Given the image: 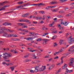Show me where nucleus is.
I'll return each instance as SVG.
<instances>
[{
    "label": "nucleus",
    "instance_id": "nucleus-1",
    "mask_svg": "<svg viewBox=\"0 0 74 74\" xmlns=\"http://www.w3.org/2000/svg\"><path fill=\"white\" fill-rule=\"evenodd\" d=\"M20 22H28L27 23L29 24L31 23V22H30V20H28L26 19H22L19 20Z\"/></svg>",
    "mask_w": 74,
    "mask_h": 74
},
{
    "label": "nucleus",
    "instance_id": "nucleus-2",
    "mask_svg": "<svg viewBox=\"0 0 74 74\" xmlns=\"http://www.w3.org/2000/svg\"><path fill=\"white\" fill-rule=\"evenodd\" d=\"M68 40L69 44H73L74 42V38H72V36H71L68 38Z\"/></svg>",
    "mask_w": 74,
    "mask_h": 74
},
{
    "label": "nucleus",
    "instance_id": "nucleus-3",
    "mask_svg": "<svg viewBox=\"0 0 74 74\" xmlns=\"http://www.w3.org/2000/svg\"><path fill=\"white\" fill-rule=\"evenodd\" d=\"M74 58H73L70 60V62L69 64V66L71 67H73V64H73L74 63V61L73 60H74Z\"/></svg>",
    "mask_w": 74,
    "mask_h": 74
},
{
    "label": "nucleus",
    "instance_id": "nucleus-4",
    "mask_svg": "<svg viewBox=\"0 0 74 74\" xmlns=\"http://www.w3.org/2000/svg\"><path fill=\"white\" fill-rule=\"evenodd\" d=\"M1 30L6 31V32H10V33H13V32H14V30H10L8 29L5 28L4 27V28L2 29Z\"/></svg>",
    "mask_w": 74,
    "mask_h": 74
},
{
    "label": "nucleus",
    "instance_id": "nucleus-5",
    "mask_svg": "<svg viewBox=\"0 0 74 74\" xmlns=\"http://www.w3.org/2000/svg\"><path fill=\"white\" fill-rule=\"evenodd\" d=\"M66 71L65 72L64 74H68L69 73H72L73 72V70H69L68 69H66Z\"/></svg>",
    "mask_w": 74,
    "mask_h": 74
},
{
    "label": "nucleus",
    "instance_id": "nucleus-6",
    "mask_svg": "<svg viewBox=\"0 0 74 74\" xmlns=\"http://www.w3.org/2000/svg\"><path fill=\"white\" fill-rule=\"evenodd\" d=\"M3 55L4 56L3 57V59H5V60H6L7 59H9V58L7 56V54H6L5 53H3Z\"/></svg>",
    "mask_w": 74,
    "mask_h": 74
},
{
    "label": "nucleus",
    "instance_id": "nucleus-7",
    "mask_svg": "<svg viewBox=\"0 0 74 74\" xmlns=\"http://www.w3.org/2000/svg\"><path fill=\"white\" fill-rule=\"evenodd\" d=\"M32 37H28L26 39V40H28V41H29V40H31V41H32L33 40V38H36V37L35 36H33Z\"/></svg>",
    "mask_w": 74,
    "mask_h": 74
},
{
    "label": "nucleus",
    "instance_id": "nucleus-8",
    "mask_svg": "<svg viewBox=\"0 0 74 74\" xmlns=\"http://www.w3.org/2000/svg\"><path fill=\"white\" fill-rule=\"evenodd\" d=\"M29 15L30 14L29 13H26L22 15V17L23 18H28V16H29Z\"/></svg>",
    "mask_w": 74,
    "mask_h": 74
},
{
    "label": "nucleus",
    "instance_id": "nucleus-9",
    "mask_svg": "<svg viewBox=\"0 0 74 74\" xmlns=\"http://www.w3.org/2000/svg\"><path fill=\"white\" fill-rule=\"evenodd\" d=\"M43 41V44L44 45H46L47 44V42L48 41V40L46 39H42Z\"/></svg>",
    "mask_w": 74,
    "mask_h": 74
},
{
    "label": "nucleus",
    "instance_id": "nucleus-10",
    "mask_svg": "<svg viewBox=\"0 0 74 74\" xmlns=\"http://www.w3.org/2000/svg\"><path fill=\"white\" fill-rule=\"evenodd\" d=\"M68 51H71L72 52H74V45L72 46L71 48L69 49Z\"/></svg>",
    "mask_w": 74,
    "mask_h": 74
},
{
    "label": "nucleus",
    "instance_id": "nucleus-11",
    "mask_svg": "<svg viewBox=\"0 0 74 74\" xmlns=\"http://www.w3.org/2000/svg\"><path fill=\"white\" fill-rule=\"evenodd\" d=\"M69 23L66 22H62L61 23V24L64 25L65 26H67Z\"/></svg>",
    "mask_w": 74,
    "mask_h": 74
},
{
    "label": "nucleus",
    "instance_id": "nucleus-12",
    "mask_svg": "<svg viewBox=\"0 0 74 74\" xmlns=\"http://www.w3.org/2000/svg\"><path fill=\"white\" fill-rule=\"evenodd\" d=\"M31 5H38V7H41V5H44V4L42 3H40V4H34Z\"/></svg>",
    "mask_w": 74,
    "mask_h": 74
},
{
    "label": "nucleus",
    "instance_id": "nucleus-13",
    "mask_svg": "<svg viewBox=\"0 0 74 74\" xmlns=\"http://www.w3.org/2000/svg\"><path fill=\"white\" fill-rule=\"evenodd\" d=\"M55 67V65L53 64L51 66H50L49 68L48 69L49 70H51L52 69H53V68Z\"/></svg>",
    "mask_w": 74,
    "mask_h": 74
},
{
    "label": "nucleus",
    "instance_id": "nucleus-14",
    "mask_svg": "<svg viewBox=\"0 0 74 74\" xmlns=\"http://www.w3.org/2000/svg\"><path fill=\"white\" fill-rule=\"evenodd\" d=\"M12 25V24L10 23H5L3 24V25L4 26H8V25Z\"/></svg>",
    "mask_w": 74,
    "mask_h": 74
},
{
    "label": "nucleus",
    "instance_id": "nucleus-15",
    "mask_svg": "<svg viewBox=\"0 0 74 74\" xmlns=\"http://www.w3.org/2000/svg\"><path fill=\"white\" fill-rule=\"evenodd\" d=\"M4 32L3 33V37H7V36H8V34L7 33H6L5 32H7V31H4Z\"/></svg>",
    "mask_w": 74,
    "mask_h": 74
},
{
    "label": "nucleus",
    "instance_id": "nucleus-16",
    "mask_svg": "<svg viewBox=\"0 0 74 74\" xmlns=\"http://www.w3.org/2000/svg\"><path fill=\"white\" fill-rule=\"evenodd\" d=\"M5 53L7 54V56H8V58L12 57V54L11 53Z\"/></svg>",
    "mask_w": 74,
    "mask_h": 74
},
{
    "label": "nucleus",
    "instance_id": "nucleus-17",
    "mask_svg": "<svg viewBox=\"0 0 74 74\" xmlns=\"http://www.w3.org/2000/svg\"><path fill=\"white\" fill-rule=\"evenodd\" d=\"M4 3H8V2L7 1H5L4 2H3L2 3H0V6H2L4 5Z\"/></svg>",
    "mask_w": 74,
    "mask_h": 74
},
{
    "label": "nucleus",
    "instance_id": "nucleus-18",
    "mask_svg": "<svg viewBox=\"0 0 74 74\" xmlns=\"http://www.w3.org/2000/svg\"><path fill=\"white\" fill-rule=\"evenodd\" d=\"M44 67H45L44 68H39V71H44V70H45V66Z\"/></svg>",
    "mask_w": 74,
    "mask_h": 74
},
{
    "label": "nucleus",
    "instance_id": "nucleus-19",
    "mask_svg": "<svg viewBox=\"0 0 74 74\" xmlns=\"http://www.w3.org/2000/svg\"><path fill=\"white\" fill-rule=\"evenodd\" d=\"M65 48H66L65 47H62V49L60 50V52H63L64 51V49Z\"/></svg>",
    "mask_w": 74,
    "mask_h": 74
},
{
    "label": "nucleus",
    "instance_id": "nucleus-20",
    "mask_svg": "<svg viewBox=\"0 0 74 74\" xmlns=\"http://www.w3.org/2000/svg\"><path fill=\"white\" fill-rule=\"evenodd\" d=\"M17 25L18 26H23V25H24V23H18Z\"/></svg>",
    "mask_w": 74,
    "mask_h": 74
},
{
    "label": "nucleus",
    "instance_id": "nucleus-21",
    "mask_svg": "<svg viewBox=\"0 0 74 74\" xmlns=\"http://www.w3.org/2000/svg\"><path fill=\"white\" fill-rule=\"evenodd\" d=\"M67 67V64H65L64 66L62 67V69H65Z\"/></svg>",
    "mask_w": 74,
    "mask_h": 74
},
{
    "label": "nucleus",
    "instance_id": "nucleus-22",
    "mask_svg": "<svg viewBox=\"0 0 74 74\" xmlns=\"http://www.w3.org/2000/svg\"><path fill=\"white\" fill-rule=\"evenodd\" d=\"M4 28V27L2 28L1 29V30H2V31H0V34H1L2 33H4V31H5V30H2V29H3Z\"/></svg>",
    "mask_w": 74,
    "mask_h": 74
},
{
    "label": "nucleus",
    "instance_id": "nucleus-23",
    "mask_svg": "<svg viewBox=\"0 0 74 74\" xmlns=\"http://www.w3.org/2000/svg\"><path fill=\"white\" fill-rule=\"evenodd\" d=\"M23 3V1H19L18 2H17V3L18 4H19V5H21V4H22Z\"/></svg>",
    "mask_w": 74,
    "mask_h": 74
},
{
    "label": "nucleus",
    "instance_id": "nucleus-24",
    "mask_svg": "<svg viewBox=\"0 0 74 74\" xmlns=\"http://www.w3.org/2000/svg\"><path fill=\"white\" fill-rule=\"evenodd\" d=\"M10 69H11V70L12 71H13L15 68H14V67H13V66H11L10 67Z\"/></svg>",
    "mask_w": 74,
    "mask_h": 74
},
{
    "label": "nucleus",
    "instance_id": "nucleus-25",
    "mask_svg": "<svg viewBox=\"0 0 74 74\" xmlns=\"http://www.w3.org/2000/svg\"><path fill=\"white\" fill-rule=\"evenodd\" d=\"M31 60H24V62L26 63V62H30Z\"/></svg>",
    "mask_w": 74,
    "mask_h": 74
},
{
    "label": "nucleus",
    "instance_id": "nucleus-26",
    "mask_svg": "<svg viewBox=\"0 0 74 74\" xmlns=\"http://www.w3.org/2000/svg\"><path fill=\"white\" fill-rule=\"evenodd\" d=\"M67 0H60V1L61 3H64V2H65V1H66Z\"/></svg>",
    "mask_w": 74,
    "mask_h": 74
},
{
    "label": "nucleus",
    "instance_id": "nucleus-27",
    "mask_svg": "<svg viewBox=\"0 0 74 74\" xmlns=\"http://www.w3.org/2000/svg\"><path fill=\"white\" fill-rule=\"evenodd\" d=\"M60 52H61L60 51V50L57 52H56L55 53H54V55L55 56L56 55H57V54L59 53Z\"/></svg>",
    "mask_w": 74,
    "mask_h": 74
},
{
    "label": "nucleus",
    "instance_id": "nucleus-28",
    "mask_svg": "<svg viewBox=\"0 0 74 74\" xmlns=\"http://www.w3.org/2000/svg\"><path fill=\"white\" fill-rule=\"evenodd\" d=\"M13 36V37H17L18 36L16 35V34H12V36Z\"/></svg>",
    "mask_w": 74,
    "mask_h": 74
},
{
    "label": "nucleus",
    "instance_id": "nucleus-29",
    "mask_svg": "<svg viewBox=\"0 0 74 74\" xmlns=\"http://www.w3.org/2000/svg\"><path fill=\"white\" fill-rule=\"evenodd\" d=\"M42 39L41 38H38L37 39H36V41H37V42H40V41H41Z\"/></svg>",
    "mask_w": 74,
    "mask_h": 74
},
{
    "label": "nucleus",
    "instance_id": "nucleus-30",
    "mask_svg": "<svg viewBox=\"0 0 74 74\" xmlns=\"http://www.w3.org/2000/svg\"><path fill=\"white\" fill-rule=\"evenodd\" d=\"M59 11V9H56L55 10H52V11L53 12H57V11Z\"/></svg>",
    "mask_w": 74,
    "mask_h": 74
},
{
    "label": "nucleus",
    "instance_id": "nucleus-31",
    "mask_svg": "<svg viewBox=\"0 0 74 74\" xmlns=\"http://www.w3.org/2000/svg\"><path fill=\"white\" fill-rule=\"evenodd\" d=\"M23 7H24L23 5H20L18 7H17L16 8H22Z\"/></svg>",
    "mask_w": 74,
    "mask_h": 74
},
{
    "label": "nucleus",
    "instance_id": "nucleus-32",
    "mask_svg": "<svg viewBox=\"0 0 74 74\" xmlns=\"http://www.w3.org/2000/svg\"><path fill=\"white\" fill-rule=\"evenodd\" d=\"M40 68V67L39 66H36L34 67V69H39Z\"/></svg>",
    "mask_w": 74,
    "mask_h": 74
},
{
    "label": "nucleus",
    "instance_id": "nucleus-33",
    "mask_svg": "<svg viewBox=\"0 0 74 74\" xmlns=\"http://www.w3.org/2000/svg\"><path fill=\"white\" fill-rule=\"evenodd\" d=\"M5 8L4 7H2L1 8V9H0V11H2L3 10H5Z\"/></svg>",
    "mask_w": 74,
    "mask_h": 74
},
{
    "label": "nucleus",
    "instance_id": "nucleus-34",
    "mask_svg": "<svg viewBox=\"0 0 74 74\" xmlns=\"http://www.w3.org/2000/svg\"><path fill=\"white\" fill-rule=\"evenodd\" d=\"M57 37V36L55 35L52 38V39H56Z\"/></svg>",
    "mask_w": 74,
    "mask_h": 74
},
{
    "label": "nucleus",
    "instance_id": "nucleus-35",
    "mask_svg": "<svg viewBox=\"0 0 74 74\" xmlns=\"http://www.w3.org/2000/svg\"><path fill=\"white\" fill-rule=\"evenodd\" d=\"M29 5V3H25V4H24L23 5V7H26V6H27V5Z\"/></svg>",
    "mask_w": 74,
    "mask_h": 74
},
{
    "label": "nucleus",
    "instance_id": "nucleus-36",
    "mask_svg": "<svg viewBox=\"0 0 74 74\" xmlns=\"http://www.w3.org/2000/svg\"><path fill=\"white\" fill-rule=\"evenodd\" d=\"M38 71H39L38 70V69H35L34 71V72H36V73H37Z\"/></svg>",
    "mask_w": 74,
    "mask_h": 74
},
{
    "label": "nucleus",
    "instance_id": "nucleus-37",
    "mask_svg": "<svg viewBox=\"0 0 74 74\" xmlns=\"http://www.w3.org/2000/svg\"><path fill=\"white\" fill-rule=\"evenodd\" d=\"M50 3L51 4H56V3H57L56 2H50Z\"/></svg>",
    "mask_w": 74,
    "mask_h": 74
},
{
    "label": "nucleus",
    "instance_id": "nucleus-38",
    "mask_svg": "<svg viewBox=\"0 0 74 74\" xmlns=\"http://www.w3.org/2000/svg\"><path fill=\"white\" fill-rule=\"evenodd\" d=\"M39 13H40V14H41V13H42V14H44V11H40L39 12Z\"/></svg>",
    "mask_w": 74,
    "mask_h": 74
},
{
    "label": "nucleus",
    "instance_id": "nucleus-39",
    "mask_svg": "<svg viewBox=\"0 0 74 74\" xmlns=\"http://www.w3.org/2000/svg\"><path fill=\"white\" fill-rule=\"evenodd\" d=\"M37 55L38 56H42V54L40 53H38L37 54Z\"/></svg>",
    "mask_w": 74,
    "mask_h": 74
},
{
    "label": "nucleus",
    "instance_id": "nucleus-40",
    "mask_svg": "<svg viewBox=\"0 0 74 74\" xmlns=\"http://www.w3.org/2000/svg\"><path fill=\"white\" fill-rule=\"evenodd\" d=\"M72 15V14H71V13H70L69 14H68L66 15V16H71Z\"/></svg>",
    "mask_w": 74,
    "mask_h": 74
},
{
    "label": "nucleus",
    "instance_id": "nucleus-41",
    "mask_svg": "<svg viewBox=\"0 0 74 74\" xmlns=\"http://www.w3.org/2000/svg\"><path fill=\"white\" fill-rule=\"evenodd\" d=\"M53 46L54 47H57V44L56 43H55L53 44Z\"/></svg>",
    "mask_w": 74,
    "mask_h": 74
},
{
    "label": "nucleus",
    "instance_id": "nucleus-42",
    "mask_svg": "<svg viewBox=\"0 0 74 74\" xmlns=\"http://www.w3.org/2000/svg\"><path fill=\"white\" fill-rule=\"evenodd\" d=\"M12 37V34H8L7 37Z\"/></svg>",
    "mask_w": 74,
    "mask_h": 74
},
{
    "label": "nucleus",
    "instance_id": "nucleus-43",
    "mask_svg": "<svg viewBox=\"0 0 74 74\" xmlns=\"http://www.w3.org/2000/svg\"><path fill=\"white\" fill-rule=\"evenodd\" d=\"M15 50H14L12 49L11 50H10V52L14 53V52H15Z\"/></svg>",
    "mask_w": 74,
    "mask_h": 74
},
{
    "label": "nucleus",
    "instance_id": "nucleus-44",
    "mask_svg": "<svg viewBox=\"0 0 74 74\" xmlns=\"http://www.w3.org/2000/svg\"><path fill=\"white\" fill-rule=\"evenodd\" d=\"M44 35H43L42 36V37H43V36H45L47 35H48V33H46V34H44Z\"/></svg>",
    "mask_w": 74,
    "mask_h": 74
},
{
    "label": "nucleus",
    "instance_id": "nucleus-45",
    "mask_svg": "<svg viewBox=\"0 0 74 74\" xmlns=\"http://www.w3.org/2000/svg\"><path fill=\"white\" fill-rule=\"evenodd\" d=\"M59 13H60V14H62V13H64V11L62 10L61 11H60L59 12Z\"/></svg>",
    "mask_w": 74,
    "mask_h": 74
},
{
    "label": "nucleus",
    "instance_id": "nucleus-46",
    "mask_svg": "<svg viewBox=\"0 0 74 74\" xmlns=\"http://www.w3.org/2000/svg\"><path fill=\"white\" fill-rule=\"evenodd\" d=\"M29 29H30V30H33L35 29V28L34 27L30 28H29Z\"/></svg>",
    "mask_w": 74,
    "mask_h": 74
},
{
    "label": "nucleus",
    "instance_id": "nucleus-47",
    "mask_svg": "<svg viewBox=\"0 0 74 74\" xmlns=\"http://www.w3.org/2000/svg\"><path fill=\"white\" fill-rule=\"evenodd\" d=\"M30 72L32 73H34V71L32 70H30Z\"/></svg>",
    "mask_w": 74,
    "mask_h": 74
},
{
    "label": "nucleus",
    "instance_id": "nucleus-48",
    "mask_svg": "<svg viewBox=\"0 0 74 74\" xmlns=\"http://www.w3.org/2000/svg\"><path fill=\"white\" fill-rule=\"evenodd\" d=\"M29 34H31V35H34V32H30Z\"/></svg>",
    "mask_w": 74,
    "mask_h": 74
},
{
    "label": "nucleus",
    "instance_id": "nucleus-49",
    "mask_svg": "<svg viewBox=\"0 0 74 74\" xmlns=\"http://www.w3.org/2000/svg\"><path fill=\"white\" fill-rule=\"evenodd\" d=\"M62 42H63V40H60V45H61L62 44Z\"/></svg>",
    "mask_w": 74,
    "mask_h": 74
},
{
    "label": "nucleus",
    "instance_id": "nucleus-50",
    "mask_svg": "<svg viewBox=\"0 0 74 74\" xmlns=\"http://www.w3.org/2000/svg\"><path fill=\"white\" fill-rule=\"evenodd\" d=\"M53 25V24H49V26H50V27H52Z\"/></svg>",
    "mask_w": 74,
    "mask_h": 74
},
{
    "label": "nucleus",
    "instance_id": "nucleus-51",
    "mask_svg": "<svg viewBox=\"0 0 74 74\" xmlns=\"http://www.w3.org/2000/svg\"><path fill=\"white\" fill-rule=\"evenodd\" d=\"M44 58H49V56H46Z\"/></svg>",
    "mask_w": 74,
    "mask_h": 74
},
{
    "label": "nucleus",
    "instance_id": "nucleus-52",
    "mask_svg": "<svg viewBox=\"0 0 74 74\" xmlns=\"http://www.w3.org/2000/svg\"><path fill=\"white\" fill-rule=\"evenodd\" d=\"M59 58V57L56 56L55 58H54V59H58Z\"/></svg>",
    "mask_w": 74,
    "mask_h": 74
},
{
    "label": "nucleus",
    "instance_id": "nucleus-53",
    "mask_svg": "<svg viewBox=\"0 0 74 74\" xmlns=\"http://www.w3.org/2000/svg\"><path fill=\"white\" fill-rule=\"evenodd\" d=\"M60 70H59L58 71V72H57L56 73V74H58L59 73H60Z\"/></svg>",
    "mask_w": 74,
    "mask_h": 74
},
{
    "label": "nucleus",
    "instance_id": "nucleus-54",
    "mask_svg": "<svg viewBox=\"0 0 74 74\" xmlns=\"http://www.w3.org/2000/svg\"><path fill=\"white\" fill-rule=\"evenodd\" d=\"M47 17L48 18V19H51V17L49 16H47Z\"/></svg>",
    "mask_w": 74,
    "mask_h": 74
},
{
    "label": "nucleus",
    "instance_id": "nucleus-55",
    "mask_svg": "<svg viewBox=\"0 0 74 74\" xmlns=\"http://www.w3.org/2000/svg\"><path fill=\"white\" fill-rule=\"evenodd\" d=\"M52 59H53V58H50L49 60V62H51V60H52Z\"/></svg>",
    "mask_w": 74,
    "mask_h": 74
},
{
    "label": "nucleus",
    "instance_id": "nucleus-56",
    "mask_svg": "<svg viewBox=\"0 0 74 74\" xmlns=\"http://www.w3.org/2000/svg\"><path fill=\"white\" fill-rule=\"evenodd\" d=\"M49 6H47L46 7V10H49Z\"/></svg>",
    "mask_w": 74,
    "mask_h": 74
},
{
    "label": "nucleus",
    "instance_id": "nucleus-57",
    "mask_svg": "<svg viewBox=\"0 0 74 74\" xmlns=\"http://www.w3.org/2000/svg\"><path fill=\"white\" fill-rule=\"evenodd\" d=\"M9 64L10 66H13V65H14V64H13V63H10Z\"/></svg>",
    "mask_w": 74,
    "mask_h": 74
},
{
    "label": "nucleus",
    "instance_id": "nucleus-58",
    "mask_svg": "<svg viewBox=\"0 0 74 74\" xmlns=\"http://www.w3.org/2000/svg\"><path fill=\"white\" fill-rule=\"evenodd\" d=\"M33 23L34 24H37V22L36 21H33Z\"/></svg>",
    "mask_w": 74,
    "mask_h": 74
},
{
    "label": "nucleus",
    "instance_id": "nucleus-59",
    "mask_svg": "<svg viewBox=\"0 0 74 74\" xmlns=\"http://www.w3.org/2000/svg\"><path fill=\"white\" fill-rule=\"evenodd\" d=\"M35 59H38V57L37 56H36L35 57Z\"/></svg>",
    "mask_w": 74,
    "mask_h": 74
},
{
    "label": "nucleus",
    "instance_id": "nucleus-60",
    "mask_svg": "<svg viewBox=\"0 0 74 74\" xmlns=\"http://www.w3.org/2000/svg\"><path fill=\"white\" fill-rule=\"evenodd\" d=\"M4 43V42H3L1 41H0V44H3Z\"/></svg>",
    "mask_w": 74,
    "mask_h": 74
},
{
    "label": "nucleus",
    "instance_id": "nucleus-61",
    "mask_svg": "<svg viewBox=\"0 0 74 74\" xmlns=\"http://www.w3.org/2000/svg\"><path fill=\"white\" fill-rule=\"evenodd\" d=\"M38 19H39L40 20L42 19V18L41 17H39L38 18Z\"/></svg>",
    "mask_w": 74,
    "mask_h": 74
},
{
    "label": "nucleus",
    "instance_id": "nucleus-62",
    "mask_svg": "<svg viewBox=\"0 0 74 74\" xmlns=\"http://www.w3.org/2000/svg\"><path fill=\"white\" fill-rule=\"evenodd\" d=\"M5 21V20H1V21L0 22H4Z\"/></svg>",
    "mask_w": 74,
    "mask_h": 74
},
{
    "label": "nucleus",
    "instance_id": "nucleus-63",
    "mask_svg": "<svg viewBox=\"0 0 74 74\" xmlns=\"http://www.w3.org/2000/svg\"><path fill=\"white\" fill-rule=\"evenodd\" d=\"M69 34H70L69 33H66V36H69Z\"/></svg>",
    "mask_w": 74,
    "mask_h": 74
},
{
    "label": "nucleus",
    "instance_id": "nucleus-64",
    "mask_svg": "<svg viewBox=\"0 0 74 74\" xmlns=\"http://www.w3.org/2000/svg\"><path fill=\"white\" fill-rule=\"evenodd\" d=\"M71 30H74V27L73 28H71Z\"/></svg>",
    "mask_w": 74,
    "mask_h": 74
}]
</instances>
